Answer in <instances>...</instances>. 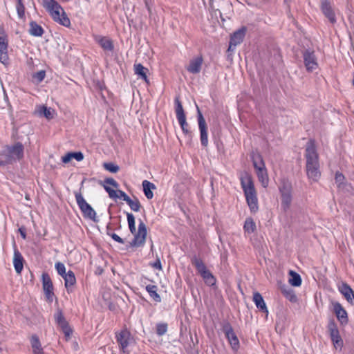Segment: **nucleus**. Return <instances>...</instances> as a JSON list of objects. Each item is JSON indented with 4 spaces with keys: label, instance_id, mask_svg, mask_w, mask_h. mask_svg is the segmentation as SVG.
Masks as SVG:
<instances>
[{
    "label": "nucleus",
    "instance_id": "obj_1",
    "mask_svg": "<svg viewBox=\"0 0 354 354\" xmlns=\"http://www.w3.org/2000/svg\"><path fill=\"white\" fill-rule=\"evenodd\" d=\"M305 158L306 159V169L308 178L314 181H317L320 176L319 155L317 153L315 142L310 140L306 145L305 149Z\"/></svg>",
    "mask_w": 354,
    "mask_h": 354
},
{
    "label": "nucleus",
    "instance_id": "obj_2",
    "mask_svg": "<svg viewBox=\"0 0 354 354\" xmlns=\"http://www.w3.org/2000/svg\"><path fill=\"white\" fill-rule=\"evenodd\" d=\"M127 217L129 230L131 233L134 234V238L131 242H130V245L131 247H140L144 245L147 234L145 224L140 220L138 225V230L136 232L134 216L131 213L127 212Z\"/></svg>",
    "mask_w": 354,
    "mask_h": 354
},
{
    "label": "nucleus",
    "instance_id": "obj_3",
    "mask_svg": "<svg viewBox=\"0 0 354 354\" xmlns=\"http://www.w3.org/2000/svg\"><path fill=\"white\" fill-rule=\"evenodd\" d=\"M191 262L193 266L196 268L198 272L200 274L205 283L208 286H214L216 285V279L213 274L207 268L206 266L203 263V260L194 255L191 259Z\"/></svg>",
    "mask_w": 354,
    "mask_h": 354
},
{
    "label": "nucleus",
    "instance_id": "obj_4",
    "mask_svg": "<svg viewBox=\"0 0 354 354\" xmlns=\"http://www.w3.org/2000/svg\"><path fill=\"white\" fill-rule=\"evenodd\" d=\"M77 204L81 210L84 218L92 220L94 222L98 221L96 212L94 209L84 198L80 192H74Z\"/></svg>",
    "mask_w": 354,
    "mask_h": 354
},
{
    "label": "nucleus",
    "instance_id": "obj_5",
    "mask_svg": "<svg viewBox=\"0 0 354 354\" xmlns=\"http://www.w3.org/2000/svg\"><path fill=\"white\" fill-rule=\"evenodd\" d=\"M279 189L281 198V207L286 212L292 203V184L288 180L282 179Z\"/></svg>",
    "mask_w": 354,
    "mask_h": 354
},
{
    "label": "nucleus",
    "instance_id": "obj_6",
    "mask_svg": "<svg viewBox=\"0 0 354 354\" xmlns=\"http://www.w3.org/2000/svg\"><path fill=\"white\" fill-rule=\"evenodd\" d=\"M222 331L224 333L225 337L227 339L231 348L233 351H237L240 347L239 340L234 332L233 328L230 323L225 321L221 324Z\"/></svg>",
    "mask_w": 354,
    "mask_h": 354
},
{
    "label": "nucleus",
    "instance_id": "obj_7",
    "mask_svg": "<svg viewBox=\"0 0 354 354\" xmlns=\"http://www.w3.org/2000/svg\"><path fill=\"white\" fill-rule=\"evenodd\" d=\"M4 147L12 164L24 158V147L21 142H17L12 145H6Z\"/></svg>",
    "mask_w": 354,
    "mask_h": 354
},
{
    "label": "nucleus",
    "instance_id": "obj_8",
    "mask_svg": "<svg viewBox=\"0 0 354 354\" xmlns=\"http://www.w3.org/2000/svg\"><path fill=\"white\" fill-rule=\"evenodd\" d=\"M328 329L334 347L336 349L339 348V350H341L344 346V342L339 335V329L334 320H330L328 324Z\"/></svg>",
    "mask_w": 354,
    "mask_h": 354
},
{
    "label": "nucleus",
    "instance_id": "obj_9",
    "mask_svg": "<svg viewBox=\"0 0 354 354\" xmlns=\"http://www.w3.org/2000/svg\"><path fill=\"white\" fill-rule=\"evenodd\" d=\"M42 288L45 298L47 302L51 304L54 299L55 294L53 292V285L52 280L47 272H44L41 275Z\"/></svg>",
    "mask_w": 354,
    "mask_h": 354
},
{
    "label": "nucleus",
    "instance_id": "obj_10",
    "mask_svg": "<svg viewBox=\"0 0 354 354\" xmlns=\"http://www.w3.org/2000/svg\"><path fill=\"white\" fill-rule=\"evenodd\" d=\"M302 56L305 67L308 72H312L317 68V59L314 50L306 49L302 53Z\"/></svg>",
    "mask_w": 354,
    "mask_h": 354
},
{
    "label": "nucleus",
    "instance_id": "obj_11",
    "mask_svg": "<svg viewBox=\"0 0 354 354\" xmlns=\"http://www.w3.org/2000/svg\"><path fill=\"white\" fill-rule=\"evenodd\" d=\"M198 113V123L200 131V140L204 147L208 145L207 127L205 118L203 116L198 106L196 105Z\"/></svg>",
    "mask_w": 354,
    "mask_h": 354
},
{
    "label": "nucleus",
    "instance_id": "obj_12",
    "mask_svg": "<svg viewBox=\"0 0 354 354\" xmlns=\"http://www.w3.org/2000/svg\"><path fill=\"white\" fill-rule=\"evenodd\" d=\"M241 185L243 190L245 199L257 196V192L251 177L248 175L241 178Z\"/></svg>",
    "mask_w": 354,
    "mask_h": 354
},
{
    "label": "nucleus",
    "instance_id": "obj_13",
    "mask_svg": "<svg viewBox=\"0 0 354 354\" xmlns=\"http://www.w3.org/2000/svg\"><path fill=\"white\" fill-rule=\"evenodd\" d=\"M241 185L243 190L245 199L257 196V192L251 177L248 175L241 178Z\"/></svg>",
    "mask_w": 354,
    "mask_h": 354
},
{
    "label": "nucleus",
    "instance_id": "obj_14",
    "mask_svg": "<svg viewBox=\"0 0 354 354\" xmlns=\"http://www.w3.org/2000/svg\"><path fill=\"white\" fill-rule=\"evenodd\" d=\"M55 321L59 327L62 329L66 337H69L72 333V330L69 326L68 322L64 317L62 310L58 309L54 315Z\"/></svg>",
    "mask_w": 354,
    "mask_h": 354
},
{
    "label": "nucleus",
    "instance_id": "obj_15",
    "mask_svg": "<svg viewBox=\"0 0 354 354\" xmlns=\"http://www.w3.org/2000/svg\"><path fill=\"white\" fill-rule=\"evenodd\" d=\"M320 9L323 15L328 19L332 24L337 21L335 10L331 3L328 0H322L320 2Z\"/></svg>",
    "mask_w": 354,
    "mask_h": 354
},
{
    "label": "nucleus",
    "instance_id": "obj_16",
    "mask_svg": "<svg viewBox=\"0 0 354 354\" xmlns=\"http://www.w3.org/2000/svg\"><path fill=\"white\" fill-rule=\"evenodd\" d=\"M246 32L247 28L245 26H242L241 28L234 32L230 37L228 50H233L237 45L243 42Z\"/></svg>",
    "mask_w": 354,
    "mask_h": 354
},
{
    "label": "nucleus",
    "instance_id": "obj_17",
    "mask_svg": "<svg viewBox=\"0 0 354 354\" xmlns=\"http://www.w3.org/2000/svg\"><path fill=\"white\" fill-rule=\"evenodd\" d=\"M131 334L127 329L122 330L120 333L116 334V340L118 343L121 350L124 354H129L127 348L129 344Z\"/></svg>",
    "mask_w": 354,
    "mask_h": 354
},
{
    "label": "nucleus",
    "instance_id": "obj_18",
    "mask_svg": "<svg viewBox=\"0 0 354 354\" xmlns=\"http://www.w3.org/2000/svg\"><path fill=\"white\" fill-rule=\"evenodd\" d=\"M8 61V41L5 33L0 28V62L3 64H6Z\"/></svg>",
    "mask_w": 354,
    "mask_h": 354
},
{
    "label": "nucleus",
    "instance_id": "obj_19",
    "mask_svg": "<svg viewBox=\"0 0 354 354\" xmlns=\"http://www.w3.org/2000/svg\"><path fill=\"white\" fill-rule=\"evenodd\" d=\"M333 311L337 319L342 325H346L348 322V314L346 310L342 307L341 304L335 302L333 304Z\"/></svg>",
    "mask_w": 354,
    "mask_h": 354
},
{
    "label": "nucleus",
    "instance_id": "obj_20",
    "mask_svg": "<svg viewBox=\"0 0 354 354\" xmlns=\"http://www.w3.org/2000/svg\"><path fill=\"white\" fill-rule=\"evenodd\" d=\"M50 15L55 21L65 27H68L71 25L70 19L63 9L62 11L54 10V12Z\"/></svg>",
    "mask_w": 354,
    "mask_h": 354
},
{
    "label": "nucleus",
    "instance_id": "obj_21",
    "mask_svg": "<svg viewBox=\"0 0 354 354\" xmlns=\"http://www.w3.org/2000/svg\"><path fill=\"white\" fill-rule=\"evenodd\" d=\"M203 62V58L201 55L193 58L190 60L189 64L187 67V71L192 74L199 73L201 70Z\"/></svg>",
    "mask_w": 354,
    "mask_h": 354
},
{
    "label": "nucleus",
    "instance_id": "obj_22",
    "mask_svg": "<svg viewBox=\"0 0 354 354\" xmlns=\"http://www.w3.org/2000/svg\"><path fill=\"white\" fill-rule=\"evenodd\" d=\"M339 290L349 304L352 305L354 304V291L349 285L346 283H343L339 287Z\"/></svg>",
    "mask_w": 354,
    "mask_h": 354
},
{
    "label": "nucleus",
    "instance_id": "obj_23",
    "mask_svg": "<svg viewBox=\"0 0 354 354\" xmlns=\"http://www.w3.org/2000/svg\"><path fill=\"white\" fill-rule=\"evenodd\" d=\"M24 258L18 249L15 247L14 250L13 264L17 273L20 274L23 270Z\"/></svg>",
    "mask_w": 354,
    "mask_h": 354
},
{
    "label": "nucleus",
    "instance_id": "obj_24",
    "mask_svg": "<svg viewBox=\"0 0 354 354\" xmlns=\"http://www.w3.org/2000/svg\"><path fill=\"white\" fill-rule=\"evenodd\" d=\"M250 158L255 170L266 168L262 156L258 151H252Z\"/></svg>",
    "mask_w": 354,
    "mask_h": 354
},
{
    "label": "nucleus",
    "instance_id": "obj_25",
    "mask_svg": "<svg viewBox=\"0 0 354 354\" xmlns=\"http://www.w3.org/2000/svg\"><path fill=\"white\" fill-rule=\"evenodd\" d=\"M253 301L254 302L257 308L262 313H266V315L268 314V310L266 306V304L265 303V301L262 297V295L258 292H256L253 295Z\"/></svg>",
    "mask_w": 354,
    "mask_h": 354
},
{
    "label": "nucleus",
    "instance_id": "obj_26",
    "mask_svg": "<svg viewBox=\"0 0 354 354\" xmlns=\"http://www.w3.org/2000/svg\"><path fill=\"white\" fill-rule=\"evenodd\" d=\"M64 279V286L67 290V292H71L73 287L76 283V278L74 272L72 270H68L67 273L62 277Z\"/></svg>",
    "mask_w": 354,
    "mask_h": 354
},
{
    "label": "nucleus",
    "instance_id": "obj_27",
    "mask_svg": "<svg viewBox=\"0 0 354 354\" xmlns=\"http://www.w3.org/2000/svg\"><path fill=\"white\" fill-rule=\"evenodd\" d=\"M30 342L33 354H45L39 338L37 335L35 334L31 336Z\"/></svg>",
    "mask_w": 354,
    "mask_h": 354
},
{
    "label": "nucleus",
    "instance_id": "obj_28",
    "mask_svg": "<svg viewBox=\"0 0 354 354\" xmlns=\"http://www.w3.org/2000/svg\"><path fill=\"white\" fill-rule=\"evenodd\" d=\"M42 4L50 15L54 12V10L62 11L63 9L55 0H42Z\"/></svg>",
    "mask_w": 354,
    "mask_h": 354
},
{
    "label": "nucleus",
    "instance_id": "obj_29",
    "mask_svg": "<svg viewBox=\"0 0 354 354\" xmlns=\"http://www.w3.org/2000/svg\"><path fill=\"white\" fill-rule=\"evenodd\" d=\"M29 26L30 28L28 30V32L30 35L34 37H41L43 35L44 30L36 21H31Z\"/></svg>",
    "mask_w": 354,
    "mask_h": 354
},
{
    "label": "nucleus",
    "instance_id": "obj_30",
    "mask_svg": "<svg viewBox=\"0 0 354 354\" xmlns=\"http://www.w3.org/2000/svg\"><path fill=\"white\" fill-rule=\"evenodd\" d=\"M97 41L104 50L111 52L114 49L113 41L108 37H101Z\"/></svg>",
    "mask_w": 354,
    "mask_h": 354
},
{
    "label": "nucleus",
    "instance_id": "obj_31",
    "mask_svg": "<svg viewBox=\"0 0 354 354\" xmlns=\"http://www.w3.org/2000/svg\"><path fill=\"white\" fill-rule=\"evenodd\" d=\"M142 185L145 196L147 199H151L153 197L152 190L156 188V185L147 180H143Z\"/></svg>",
    "mask_w": 354,
    "mask_h": 354
},
{
    "label": "nucleus",
    "instance_id": "obj_32",
    "mask_svg": "<svg viewBox=\"0 0 354 354\" xmlns=\"http://www.w3.org/2000/svg\"><path fill=\"white\" fill-rule=\"evenodd\" d=\"M258 179L263 187H267L269 183V178L266 168L260 169L256 171Z\"/></svg>",
    "mask_w": 354,
    "mask_h": 354
},
{
    "label": "nucleus",
    "instance_id": "obj_33",
    "mask_svg": "<svg viewBox=\"0 0 354 354\" xmlns=\"http://www.w3.org/2000/svg\"><path fill=\"white\" fill-rule=\"evenodd\" d=\"M146 290L149 293L150 297L156 302H160L161 297L158 293V287L155 285L149 284L146 286Z\"/></svg>",
    "mask_w": 354,
    "mask_h": 354
},
{
    "label": "nucleus",
    "instance_id": "obj_34",
    "mask_svg": "<svg viewBox=\"0 0 354 354\" xmlns=\"http://www.w3.org/2000/svg\"><path fill=\"white\" fill-rule=\"evenodd\" d=\"M174 109L175 113L176 115V118H181L183 117H186L184 109L183 107L182 103L180 100V97L176 96L174 99Z\"/></svg>",
    "mask_w": 354,
    "mask_h": 354
},
{
    "label": "nucleus",
    "instance_id": "obj_35",
    "mask_svg": "<svg viewBox=\"0 0 354 354\" xmlns=\"http://www.w3.org/2000/svg\"><path fill=\"white\" fill-rule=\"evenodd\" d=\"M134 71L135 74L138 75L142 80H145L146 82H148V78L147 76V72L148 69L142 66L141 64H134Z\"/></svg>",
    "mask_w": 354,
    "mask_h": 354
},
{
    "label": "nucleus",
    "instance_id": "obj_36",
    "mask_svg": "<svg viewBox=\"0 0 354 354\" xmlns=\"http://www.w3.org/2000/svg\"><path fill=\"white\" fill-rule=\"evenodd\" d=\"M289 274L290 278L288 281L290 284L295 287H299L301 284V276L293 270H290Z\"/></svg>",
    "mask_w": 354,
    "mask_h": 354
},
{
    "label": "nucleus",
    "instance_id": "obj_37",
    "mask_svg": "<svg viewBox=\"0 0 354 354\" xmlns=\"http://www.w3.org/2000/svg\"><path fill=\"white\" fill-rule=\"evenodd\" d=\"M282 294L291 302H296L297 300V296L294 291L285 286L281 288Z\"/></svg>",
    "mask_w": 354,
    "mask_h": 354
},
{
    "label": "nucleus",
    "instance_id": "obj_38",
    "mask_svg": "<svg viewBox=\"0 0 354 354\" xmlns=\"http://www.w3.org/2000/svg\"><path fill=\"white\" fill-rule=\"evenodd\" d=\"M244 232L252 234L256 230V224L252 218H247L243 225Z\"/></svg>",
    "mask_w": 354,
    "mask_h": 354
},
{
    "label": "nucleus",
    "instance_id": "obj_39",
    "mask_svg": "<svg viewBox=\"0 0 354 354\" xmlns=\"http://www.w3.org/2000/svg\"><path fill=\"white\" fill-rule=\"evenodd\" d=\"M183 133L192 137V132L189 129V124L187 122L186 117L177 119Z\"/></svg>",
    "mask_w": 354,
    "mask_h": 354
},
{
    "label": "nucleus",
    "instance_id": "obj_40",
    "mask_svg": "<svg viewBox=\"0 0 354 354\" xmlns=\"http://www.w3.org/2000/svg\"><path fill=\"white\" fill-rule=\"evenodd\" d=\"M12 162L7 153V151L3 147V149L0 151V167H3L8 165H12Z\"/></svg>",
    "mask_w": 354,
    "mask_h": 354
},
{
    "label": "nucleus",
    "instance_id": "obj_41",
    "mask_svg": "<svg viewBox=\"0 0 354 354\" xmlns=\"http://www.w3.org/2000/svg\"><path fill=\"white\" fill-rule=\"evenodd\" d=\"M126 203L130 207L131 209L134 212H139L142 207L138 198L136 197H134V200L129 198Z\"/></svg>",
    "mask_w": 354,
    "mask_h": 354
},
{
    "label": "nucleus",
    "instance_id": "obj_42",
    "mask_svg": "<svg viewBox=\"0 0 354 354\" xmlns=\"http://www.w3.org/2000/svg\"><path fill=\"white\" fill-rule=\"evenodd\" d=\"M246 202L248 203V205L251 212L255 213L258 211L259 206H258L257 196L248 198V199H246Z\"/></svg>",
    "mask_w": 354,
    "mask_h": 354
},
{
    "label": "nucleus",
    "instance_id": "obj_43",
    "mask_svg": "<svg viewBox=\"0 0 354 354\" xmlns=\"http://www.w3.org/2000/svg\"><path fill=\"white\" fill-rule=\"evenodd\" d=\"M16 10L19 18L23 19L25 17V6L22 0H16Z\"/></svg>",
    "mask_w": 354,
    "mask_h": 354
},
{
    "label": "nucleus",
    "instance_id": "obj_44",
    "mask_svg": "<svg viewBox=\"0 0 354 354\" xmlns=\"http://www.w3.org/2000/svg\"><path fill=\"white\" fill-rule=\"evenodd\" d=\"M168 328V325L167 323H158L156 324V334L158 336H162L164 335Z\"/></svg>",
    "mask_w": 354,
    "mask_h": 354
},
{
    "label": "nucleus",
    "instance_id": "obj_45",
    "mask_svg": "<svg viewBox=\"0 0 354 354\" xmlns=\"http://www.w3.org/2000/svg\"><path fill=\"white\" fill-rule=\"evenodd\" d=\"M103 167L105 169L111 173H117L120 170L119 166L113 162H105L104 163Z\"/></svg>",
    "mask_w": 354,
    "mask_h": 354
},
{
    "label": "nucleus",
    "instance_id": "obj_46",
    "mask_svg": "<svg viewBox=\"0 0 354 354\" xmlns=\"http://www.w3.org/2000/svg\"><path fill=\"white\" fill-rule=\"evenodd\" d=\"M55 269L57 272V273L63 277L64 276L67 272H66V267L64 266V264L62 262H57L55 263Z\"/></svg>",
    "mask_w": 354,
    "mask_h": 354
},
{
    "label": "nucleus",
    "instance_id": "obj_47",
    "mask_svg": "<svg viewBox=\"0 0 354 354\" xmlns=\"http://www.w3.org/2000/svg\"><path fill=\"white\" fill-rule=\"evenodd\" d=\"M46 77V72L45 71H39L32 75V78L36 80L38 83L41 82Z\"/></svg>",
    "mask_w": 354,
    "mask_h": 354
},
{
    "label": "nucleus",
    "instance_id": "obj_48",
    "mask_svg": "<svg viewBox=\"0 0 354 354\" xmlns=\"http://www.w3.org/2000/svg\"><path fill=\"white\" fill-rule=\"evenodd\" d=\"M39 113L43 114L47 119L53 118V114L50 109H48L45 106H42L40 108Z\"/></svg>",
    "mask_w": 354,
    "mask_h": 354
},
{
    "label": "nucleus",
    "instance_id": "obj_49",
    "mask_svg": "<svg viewBox=\"0 0 354 354\" xmlns=\"http://www.w3.org/2000/svg\"><path fill=\"white\" fill-rule=\"evenodd\" d=\"M344 176L342 173L339 171H337L335 173V183L337 184L338 187H341V186L344 185Z\"/></svg>",
    "mask_w": 354,
    "mask_h": 354
},
{
    "label": "nucleus",
    "instance_id": "obj_50",
    "mask_svg": "<svg viewBox=\"0 0 354 354\" xmlns=\"http://www.w3.org/2000/svg\"><path fill=\"white\" fill-rule=\"evenodd\" d=\"M106 231L107 235L111 236L115 241L121 244H123L124 243V240L115 233H109V225H107Z\"/></svg>",
    "mask_w": 354,
    "mask_h": 354
},
{
    "label": "nucleus",
    "instance_id": "obj_51",
    "mask_svg": "<svg viewBox=\"0 0 354 354\" xmlns=\"http://www.w3.org/2000/svg\"><path fill=\"white\" fill-rule=\"evenodd\" d=\"M102 183L109 186L111 185L112 187L115 188H118L119 184L118 183L114 180L113 178H106L104 179V180L102 182Z\"/></svg>",
    "mask_w": 354,
    "mask_h": 354
},
{
    "label": "nucleus",
    "instance_id": "obj_52",
    "mask_svg": "<svg viewBox=\"0 0 354 354\" xmlns=\"http://www.w3.org/2000/svg\"><path fill=\"white\" fill-rule=\"evenodd\" d=\"M71 158H75L77 161H82L84 159V155L82 152H70Z\"/></svg>",
    "mask_w": 354,
    "mask_h": 354
},
{
    "label": "nucleus",
    "instance_id": "obj_53",
    "mask_svg": "<svg viewBox=\"0 0 354 354\" xmlns=\"http://www.w3.org/2000/svg\"><path fill=\"white\" fill-rule=\"evenodd\" d=\"M118 197L122 198L125 202L130 198L124 192L118 190Z\"/></svg>",
    "mask_w": 354,
    "mask_h": 354
},
{
    "label": "nucleus",
    "instance_id": "obj_54",
    "mask_svg": "<svg viewBox=\"0 0 354 354\" xmlns=\"http://www.w3.org/2000/svg\"><path fill=\"white\" fill-rule=\"evenodd\" d=\"M71 153L70 152L66 153L65 156H64L62 158V160L64 163H68L71 160Z\"/></svg>",
    "mask_w": 354,
    "mask_h": 354
},
{
    "label": "nucleus",
    "instance_id": "obj_55",
    "mask_svg": "<svg viewBox=\"0 0 354 354\" xmlns=\"http://www.w3.org/2000/svg\"><path fill=\"white\" fill-rule=\"evenodd\" d=\"M118 190H114V189H112L109 193V196L111 198H113V199H116L118 198Z\"/></svg>",
    "mask_w": 354,
    "mask_h": 354
},
{
    "label": "nucleus",
    "instance_id": "obj_56",
    "mask_svg": "<svg viewBox=\"0 0 354 354\" xmlns=\"http://www.w3.org/2000/svg\"><path fill=\"white\" fill-rule=\"evenodd\" d=\"M118 190H114V189H112L109 193V196L111 198H113V199H116L118 198Z\"/></svg>",
    "mask_w": 354,
    "mask_h": 354
},
{
    "label": "nucleus",
    "instance_id": "obj_57",
    "mask_svg": "<svg viewBox=\"0 0 354 354\" xmlns=\"http://www.w3.org/2000/svg\"><path fill=\"white\" fill-rule=\"evenodd\" d=\"M152 266L154 268L158 269L159 270H162V264L160 259H158L152 264Z\"/></svg>",
    "mask_w": 354,
    "mask_h": 354
},
{
    "label": "nucleus",
    "instance_id": "obj_58",
    "mask_svg": "<svg viewBox=\"0 0 354 354\" xmlns=\"http://www.w3.org/2000/svg\"><path fill=\"white\" fill-rule=\"evenodd\" d=\"M19 232L21 236V237L24 239H26V229L24 227H20L19 229Z\"/></svg>",
    "mask_w": 354,
    "mask_h": 354
},
{
    "label": "nucleus",
    "instance_id": "obj_59",
    "mask_svg": "<svg viewBox=\"0 0 354 354\" xmlns=\"http://www.w3.org/2000/svg\"><path fill=\"white\" fill-rule=\"evenodd\" d=\"M100 185H102L104 189L106 190V192L109 194L113 189L111 188L109 186L102 183V182H100Z\"/></svg>",
    "mask_w": 354,
    "mask_h": 354
},
{
    "label": "nucleus",
    "instance_id": "obj_60",
    "mask_svg": "<svg viewBox=\"0 0 354 354\" xmlns=\"http://www.w3.org/2000/svg\"><path fill=\"white\" fill-rule=\"evenodd\" d=\"M214 0H209V5L211 6H212V2L214 1Z\"/></svg>",
    "mask_w": 354,
    "mask_h": 354
},
{
    "label": "nucleus",
    "instance_id": "obj_61",
    "mask_svg": "<svg viewBox=\"0 0 354 354\" xmlns=\"http://www.w3.org/2000/svg\"><path fill=\"white\" fill-rule=\"evenodd\" d=\"M109 233H112L111 231V227H109Z\"/></svg>",
    "mask_w": 354,
    "mask_h": 354
},
{
    "label": "nucleus",
    "instance_id": "obj_62",
    "mask_svg": "<svg viewBox=\"0 0 354 354\" xmlns=\"http://www.w3.org/2000/svg\"><path fill=\"white\" fill-rule=\"evenodd\" d=\"M2 352V348L0 347V353Z\"/></svg>",
    "mask_w": 354,
    "mask_h": 354
}]
</instances>
